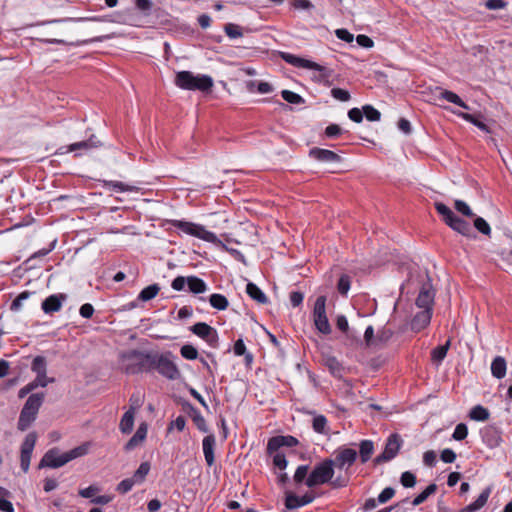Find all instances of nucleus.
Returning <instances> with one entry per match:
<instances>
[{"label":"nucleus","mask_w":512,"mask_h":512,"mask_svg":"<svg viewBox=\"0 0 512 512\" xmlns=\"http://www.w3.org/2000/svg\"><path fill=\"white\" fill-rule=\"evenodd\" d=\"M136 407L131 405L121 418L119 429L123 434H129L134 426V416Z\"/></svg>","instance_id":"23"},{"label":"nucleus","mask_w":512,"mask_h":512,"mask_svg":"<svg viewBox=\"0 0 512 512\" xmlns=\"http://www.w3.org/2000/svg\"><path fill=\"white\" fill-rule=\"evenodd\" d=\"M39 384H41L39 382V380H33L32 382L28 383L27 385H25L24 387H22L19 391H18V397L19 398H24L26 395H28L30 392H32L34 389L38 388V387H41Z\"/></svg>","instance_id":"60"},{"label":"nucleus","mask_w":512,"mask_h":512,"mask_svg":"<svg viewBox=\"0 0 512 512\" xmlns=\"http://www.w3.org/2000/svg\"><path fill=\"white\" fill-rule=\"evenodd\" d=\"M489 416V410L480 404L474 406L469 412L470 419L474 421H486L489 419Z\"/></svg>","instance_id":"36"},{"label":"nucleus","mask_w":512,"mask_h":512,"mask_svg":"<svg viewBox=\"0 0 512 512\" xmlns=\"http://www.w3.org/2000/svg\"><path fill=\"white\" fill-rule=\"evenodd\" d=\"M209 303L213 308L220 311L227 309L229 305L228 299L219 293L211 294L209 297Z\"/></svg>","instance_id":"37"},{"label":"nucleus","mask_w":512,"mask_h":512,"mask_svg":"<svg viewBox=\"0 0 512 512\" xmlns=\"http://www.w3.org/2000/svg\"><path fill=\"white\" fill-rule=\"evenodd\" d=\"M175 84L184 90L207 92L213 86V79L209 75H194L191 71H180L176 74Z\"/></svg>","instance_id":"1"},{"label":"nucleus","mask_w":512,"mask_h":512,"mask_svg":"<svg viewBox=\"0 0 512 512\" xmlns=\"http://www.w3.org/2000/svg\"><path fill=\"white\" fill-rule=\"evenodd\" d=\"M150 468L151 467L149 462H142L132 476L134 478V481H136L138 484L143 483L150 471Z\"/></svg>","instance_id":"43"},{"label":"nucleus","mask_w":512,"mask_h":512,"mask_svg":"<svg viewBox=\"0 0 512 512\" xmlns=\"http://www.w3.org/2000/svg\"><path fill=\"white\" fill-rule=\"evenodd\" d=\"M99 142L94 141V136L90 137L88 140L79 141L72 143L68 146L66 152H77L80 151L77 155H81L82 152H87L92 148H95L98 146Z\"/></svg>","instance_id":"24"},{"label":"nucleus","mask_w":512,"mask_h":512,"mask_svg":"<svg viewBox=\"0 0 512 512\" xmlns=\"http://www.w3.org/2000/svg\"><path fill=\"white\" fill-rule=\"evenodd\" d=\"M44 394H31L26 400L19 416L17 427L20 431L27 430L35 421L38 411L43 403Z\"/></svg>","instance_id":"2"},{"label":"nucleus","mask_w":512,"mask_h":512,"mask_svg":"<svg viewBox=\"0 0 512 512\" xmlns=\"http://www.w3.org/2000/svg\"><path fill=\"white\" fill-rule=\"evenodd\" d=\"M61 308V300L58 295H51L46 298L42 303V309L45 313H52L60 310Z\"/></svg>","instance_id":"34"},{"label":"nucleus","mask_w":512,"mask_h":512,"mask_svg":"<svg viewBox=\"0 0 512 512\" xmlns=\"http://www.w3.org/2000/svg\"><path fill=\"white\" fill-rule=\"evenodd\" d=\"M435 298V291L432 287L430 280L424 283L416 298V306L422 310L433 311V304Z\"/></svg>","instance_id":"11"},{"label":"nucleus","mask_w":512,"mask_h":512,"mask_svg":"<svg viewBox=\"0 0 512 512\" xmlns=\"http://www.w3.org/2000/svg\"><path fill=\"white\" fill-rule=\"evenodd\" d=\"M364 340L367 347L373 346L377 344L376 337H374V328L373 326H368L364 332Z\"/></svg>","instance_id":"62"},{"label":"nucleus","mask_w":512,"mask_h":512,"mask_svg":"<svg viewBox=\"0 0 512 512\" xmlns=\"http://www.w3.org/2000/svg\"><path fill=\"white\" fill-rule=\"evenodd\" d=\"M91 446H92L91 442H84L81 445H79L69 451H66V463H68L74 459H77V458L87 455L90 451Z\"/></svg>","instance_id":"27"},{"label":"nucleus","mask_w":512,"mask_h":512,"mask_svg":"<svg viewBox=\"0 0 512 512\" xmlns=\"http://www.w3.org/2000/svg\"><path fill=\"white\" fill-rule=\"evenodd\" d=\"M184 409L187 411V413L191 417L192 421L194 422V424L200 431H202V432L208 431L206 420L202 416L201 412L196 407H194L189 402H185Z\"/></svg>","instance_id":"20"},{"label":"nucleus","mask_w":512,"mask_h":512,"mask_svg":"<svg viewBox=\"0 0 512 512\" xmlns=\"http://www.w3.org/2000/svg\"><path fill=\"white\" fill-rule=\"evenodd\" d=\"M314 500V496L305 494L303 496H297L289 494L286 496L285 505L288 509H296L311 503Z\"/></svg>","instance_id":"21"},{"label":"nucleus","mask_w":512,"mask_h":512,"mask_svg":"<svg viewBox=\"0 0 512 512\" xmlns=\"http://www.w3.org/2000/svg\"><path fill=\"white\" fill-rule=\"evenodd\" d=\"M393 336V331L389 328H382L377 332L376 340L377 343H386Z\"/></svg>","instance_id":"61"},{"label":"nucleus","mask_w":512,"mask_h":512,"mask_svg":"<svg viewBox=\"0 0 512 512\" xmlns=\"http://www.w3.org/2000/svg\"><path fill=\"white\" fill-rule=\"evenodd\" d=\"M362 111L368 121L375 122L379 121L381 118V113L372 105H364Z\"/></svg>","instance_id":"47"},{"label":"nucleus","mask_w":512,"mask_h":512,"mask_svg":"<svg viewBox=\"0 0 512 512\" xmlns=\"http://www.w3.org/2000/svg\"><path fill=\"white\" fill-rule=\"evenodd\" d=\"M358 453L355 449L340 447L335 453L334 466L340 470L350 468L357 460Z\"/></svg>","instance_id":"10"},{"label":"nucleus","mask_w":512,"mask_h":512,"mask_svg":"<svg viewBox=\"0 0 512 512\" xmlns=\"http://www.w3.org/2000/svg\"><path fill=\"white\" fill-rule=\"evenodd\" d=\"M374 453V443L372 440H362L359 443V457L361 463H366L370 460L371 456Z\"/></svg>","instance_id":"30"},{"label":"nucleus","mask_w":512,"mask_h":512,"mask_svg":"<svg viewBox=\"0 0 512 512\" xmlns=\"http://www.w3.org/2000/svg\"><path fill=\"white\" fill-rule=\"evenodd\" d=\"M395 495V490L392 487L384 488L381 493L377 497V501L379 504H384L388 502Z\"/></svg>","instance_id":"57"},{"label":"nucleus","mask_w":512,"mask_h":512,"mask_svg":"<svg viewBox=\"0 0 512 512\" xmlns=\"http://www.w3.org/2000/svg\"><path fill=\"white\" fill-rule=\"evenodd\" d=\"M173 358L174 356L171 352L163 354L157 352L154 370L169 380L178 379L180 377V371L174 363Z\"/></svg>","instance_id":"6"},{"label":"nucleus","mask_w":512,"mask_h":512,"mask_svg":"<svg viewBox=\"0 0 512 512\" xmlns=\"http://www.w3.org/2000/svg\"><path fill=\"white\" fill-rule=\"evenodd\" d=\"M157 352L133 351L131 357L134 362L128 364L125 368L127 374H137L140 372H151L155 369Z\"/></svg>","instance_id":"4"},{"label":"nucleus","mask_w":512,"mask_h":512,"mask_svg":"<svg viewBox=\"0 0 512 512\" xmlns=\"http://www.w3.org/2000/svg\"><path fill=\"white\" fill-rule=\"evenodd\" d=\"M246 293L259 304L268 303L267 296L255 283L249 282L246 285Z\"/></svg>","instance_id":"28"},{"label":"nucleus","mask_w":512,"mask_h":512,"mask_svg":"<svg viewBox=\"0 0 512 512\" xmlns=\"http://www.w3.org/2000/svg\"><path fill=\"white\" fill-rule=\"evenodd\" d=\"M135 6L145 16H149L151 14L153 3L151 0H135Z\"/></svg>","instance_id":"56"},{"label":"nucleus","mask_w":512,"mask_h":512,"mask_svg":"<svg viewBox=\"0 0 512 512\" xmlns=\"http://www.w3.org/2000/svg\"><path fill=\"white\" fill-rule=\"evenodd\" d=\"M326 365L334 376H341L343 367L335 357L328 358L326 361Z\"/></svg>","instance_id":"51"},{"label":"nucleus","mask_w":512,"mask_h":512,"mask_svg":"<svg viewBox=\"0 0 512 512\" xmlns=\"http://www.w3.org/2000/svg\"><path fill=\"white\" fill-rule=\"evenodd\" d=\"M224 32L230 39H237L243 36L241 26L234 23L226 24L224 26Z\"/></svg>","instance_id":"46"},{"label":"nucleus","mask_w":512,"mask_h":512,"mask_svg":"<svg viewBox=\"0 0 512 512\" xmlns=\"http://www.w3.org/2000/svg\"><path fill=\"white\" fill-rule=\"evenodd\" d=\"M192 333L205 340L209 346L217 348L219 344V337L216 329L211 327L205 322H198L191 326Z\"/></svg>","instance_id":"9"},{"label":"nucleus","mask_w":512,"mask_h":512,"mask_svg":"<svg viewBox=\"0 0 512 512\" xmlns=\"http://www.w3.org/2000/svg\"><path fill=\"white\" fill-rule=\"evenodd\" d=\"M31 369L36 373V378L34 380H39V384L41 387L47 386L49 382H52V378H48L46 375V360L42 356H36L33 359Z\"/></svg>","instance_id":"17"},{"label":"nucleus","mask_w":512,"mask_h":512,"mask_svg":"<svg viewBox=\"0 0 512 512\" xmlns=\"http://www.w3.org/2000/svg\"><path fill=\"white\" fill-rule=\"evenodd\" d=\"M403 441L399 434L393 433L391 434L386 441L384 450L374 459V464L379 465L382 463H386L394 459L401 448Z\"/></svg>","instance_id":"8"},{"label":"nucleus","mask_w":512,"mask_h":512,"mask_svg":"<svg viewBox=\"0 0 512 512\" xmlns=\"http://www.w3.org/2000/svg\"><path fill=\"white\" fill-rule=\"evenodd\" d=\"M454 207L456 209V211L466 217H473L474 216V213L472 212L471 208L469 207V205L462 201V200H456L455 203H454Z\"/></svg>","instance_id":"54"},{"label":"nucleus","mask_w":512,"mask_h":512,"mask_svg":"<svg viewBox=\"0 0 512 512\" xmlns=\"http://www.w3.org/2000/svg\"><path fill=\"white\" fill-rule=\"evenodd\" d=\"M474 227L484 235H490L491 228L487 221L482 217H476L474 220Z\"/></svg>","instance_id":"52"},{"label":"nucleus","mask_w":512,"mask_h":512,"mask_svg":"<svg viewBox=\"0 0 512 512\" xmlns=\"http://www.w3.org/2000/svg\"><path fill=\"white\" fill-rule=\"evenodd\" d=\"M64 465V453L57 449L48 450L42 457L39 468H59Z\"/></svg>","instance_id":"16"},{"label":"nucleus","mask_w":512,"mask_h":512,"mask_svg":"<svg viewBox=\"0 0 512 512\" xmlns=\"http://www.w3.org/2000/svg\"><path fill=\"white\" fill-rule=\"evenodd\" d=\"M160 287L158 284H152L145 287L138 295V300L143 302L152 300L159 293Z\"/></svg>","instance_id":"40"},{"label":"nucleus","mask_w":512,"mask_h":512,"mask_svg":"<svg viewBox=\"0 0 512 512\" xmlns=\"http://www.w3.org/2000/svg\"><path fill=\"white\" fill-rule=\"evenodd\" d=\"M468 435L467 425L464 423H459L452 434L453 439L457 441L464 440Z\"/></svg>","instance_id":"55"},{"label":"nucleus","mask_w":512,"mask_h":512,"mask_svg":"<svg viewBox=\"0 0 512 512\" xmlns=\"http://www.w3.org/2000/svg\"><path fill=\"white\" fill-rule=\"evenodd\" d=\"M325 136L328 138H336L342 134V129L337 124H330L325 128Z\"/></svg>","instance_id":"63"},{"label":"nucleus","mask_w":512,"mask_h":512,"mask_svg":"<svg viewBox=\"0 0 512 512\" xmlns=\"http://www.w3.org/2000/svg\"><path fill=\"white\" fill-rule=\"evenodd\" d=\"M281 58L288 64L295 66L297 68H305L309 70H315L319 72H325L326 68L316 62H313L311 60L298 57L294 54L282 52Z\"/></svg>","instance_id":"12"},{"label":"nucleus","mask_w":512,"mask_h":512,"mask_svg":"<svg viewBox=\"0 0 512 512\" xmlns=\"http://www.w3.org/2000/svg\"><path fill=\"white\" fill-rule=\"evenodd\" d=\"M216 444L215 435L210 434L204 437L202 441V448L205 461L209 467L215 463L214 449Z\"/></svg>","instance_id":"18"},{"label":"nucleus","mask_w":512,"mask_h":512,"mask_svg":"<svg viewBox=\"0 0 512 512\" xmlns=\"http://www.w3.org/2000/svg\"><path fill=\"white\" fill-rule=\"evenodd\" d=\"M439 99H444L450 103H453L463 109L468 110L469 106L454 92L440 89L439 91Z\"/></svg>","instance_id":"31"},{"label":"nucleus","mask_w":512,"mask_h":512,"mask_svg":"<svg viewBox=\"0 0 512 512\" xmlns=\"http://www.w3.org/2000/svg\"><path fill=\"white\" fill-rule=\"evenodd\" d=\"M187 285L189 291L194 294H201L207 290V285L204 280L197 276H188Z\"/></svg>","instance_id":"32"},{"label":"nucleus","mask_w":512,"mask_h":512,"mask_svg":"<svg viewBox=\"0 0 512 512\" xmlns=\"http://www.w3.org/2000/svg\"><path fill=\"white\" fill-rule=\"evenodd\" d=\"M433 311L421 310L418 312L411 321V329L415 332H419L425 329L431 321Z\"/></svg>","instance_id":"19"},{"label":"nucleus","mask_w":512,"mask_h":512,"mask_svg":"<svg viewBox=\"0 0 512 512\" xmlns=\"http://www.w3.org/2000/svg\"><path fill=\"white\" fill-rule=\"evenodd\" d=\"M447 225L463 236L470 237L473 234L470 224L456 215Z\"/></svg>","instance_id":"22"},{"label":"nucleus","mask_w":512,"mask_h":512,"mask_svg":"<svg viewBox=\"0 0 512 512\" xmlns=\"http://www.w3.org/2000/svg\"><path fill=\"white\" fill-rule=\"evenodd\" d=\"M451 341L447 340L445 344L435 347L431 351V359L433 362L440 364L447 355Z\"/></svg>","instance_id":"33"},{"label":"nucleus","mask_w":512,"mask_h":512,"mask_svg":"<svg viewBox=\"0 0 512 512\" xmlns=\"http://www.w3.org/2000/svg\"><path fill=\"white\" fill-rule=\"evenodd\" d=\"M416 476L410 471H405L401 474L400 483L405 488H412L416 485Z\"/></svg>","instance_id":"49"},{"label":"nucleus","mask_w":512,"mask_h":512,"mask_svg":"<svg viewBox=\"0 0 512 512\" xmlns=\"http://www.w3.org/2000/svg\"><path fill=\"white\" fill-rule=\"evenodd\" d=\"M313 321L316 329L322 334H330L331 326L326 315V296H319L314 304Z\"/></svg>","instance_id":"7"},{"label":"nucleus","mask_w":512,"mask_h":512,"mask_svg":"<svg viewBox=\"0 0 512 512\" xmlns=\"http://www.w3.org/2000/svg\"><path fill=\"white\" fill-rule=\"evenodd\" d=\"M299 444L296 437L292 435H278L271 437L267 443V453L273 454L278 451L281 447H294Z\"/></svg>","instance_id":"14"},{"label":"nucleus","mask_w":512,"mask_h":512,"mask_svg":"<svg viewBox=\"0 0 512 512\" xmlns=\"http://www.w3.org/2000/svg\"><path fill=\"white\" fill-rule=\"evenodd\" d=\"M281 96L286 102L290 104L299 105L304 103V99L301 95L290 90H282Z\"/></svg>","instance_id":"45"},{"label":"nucleus","mask_w":512,"mask_h":512,"mask_svg":"<svg viewBox=\"0 0 512 512\" xmlns=\"http://www.w3.org/2000/svg\"><path fill=\"white\" fill-rule=\"evenodd\" d=\"M101 182L105 188L116 191V192H131V191L135 190L134 186L125 184L120 181L102 180Z\"/></svg>","instance_id":"35"},{"label":"nucleus","mask_w":512,"mask_h":512,"mask_svg":"<svg viewBox=\"0 0 512 512\" xmlns=\"http://www.w3.org/2000/svg\"><path fill=\"white\" fill-rule=\"evenodd\" d=\"M351 280L350 277L346 274L342 275L337 283L338 292L341 295H346L350 289Z\"/></svg>","instance_id":"53"},{"label":"nucleus","mask_w":512,"mask_h":512,"mask_svg":"<svg viewBox=\"0 0 512 512\" xmlns=\"http://www.w3.org/2000/svg\"><path fill=\"white\" fill-rule=\"evenodd\" d=\"M335 35L338 39L347 43H351L354 40V35L344 28L336 29Z\"/></svg>","instance_id":"64"},{"label":"nucleus","mask_w":512,"mask_h":512,"mask_svg":"<svg viewBox=\"0 0 512 512\" xmlns=\"http://www.w3.org/2000/svg\"><path fill=\"white\" fill-rule=\"evenodd\" d=\"M170 223L174 228H176L177 230L184 234L194 236L203 241L213 244L221 243V241L217 238L216 234L211 231H208L203 225L185 220H171Z\"/></svg>","instance_id":"3"},{"label":"nucleus","mask_w":512,"mask_h":512,"mask_svg":"<svg viewBox=\"0 0 512 512\" xmlns=\"http://www.w3.org/2000/svg\"><path fill=\"white\" fill-rule=\"evenodd\" d=\"M437 485L432 483L428 485L420 494H418L412 501L413 506H418L425 502L429 496L437 491Z\"/></svg>","instance_id":"39"},{"label":"nucleus","mask_w":512,"mask_h":512,"mask_svg":"<svg viewBox=\"0 0 512 512\" xmlns=\"http://www.w3.org/2000/svg\"><path fill=\"white\" fill-rule=\"evenodd\" d=\"M434 207L439 215H441L445 224H448L455 216L454 212L442 202H435Z\"/></svg>","instance_id":"41"},{"label":"nucleus","mask_w":512,"mask_h":512,"mask_svg":"<svg viewBox=\"0 0 512 512\" xmlns=\"http://www.w3.org/2000/svg\"><path fill=\"white\" fill-rule=\"evenodd\" d=\"M36 439L37 436L34 432L27 434L21 445V452L32 454Z\"/></svg>","instance_id":"44"},{"label":"nucleus","mask_w":512,"mask_h":512,"mask_svg":"<svg viewBox=\"0 0 512 512\" xmlns=\"http://www.w3.org/2000/svg\"><path fill=\"white\" fill-rule=\"evenodd\" d=\"M483 443L490 449L497 448L501 445L502 431L495 425H487L480 430Z\"/></svg>","instance_id":"13"},{"label":"nucleus","mask_w":512,"mask_h":512,"mask_svg":"<svg viewBox=\"0 0 512 512\" xmlns=\"http://www.w3.org/2000/svg\"><path fill=\"white\" fill-rule=\"evenodd\" d=\"M506 360L501 356H496L491 363V373L497 379H502L506 375Z\"/></svg>","instance_id":"29"},{"label":"nucleus","mask_w":512,"mask_h":512,"mask_svg":"<svg viewBox=\"0 0 512 512\" xmlns=\"http://www.w3.org/2000/svg\"><path fill=\"white\" fill-rule=\"evenodd\" d=\"M333 466L334 462L330 458L317 464L306 478L305 484L307 487L312 488L331 481L334 475Z\"/></svg>","instance_id":"5"},{"label":"nucleus","mask_w":512,"mask_h":512,"mask_svg":"<svg viewBox=\"0 0 512 512\" xmlns=\"http://www.w3.org/2000/svg\"><path fill=\"white\" fill-rule=\"evenodd\" d=\"M456 114H457V116L461 117L465 121L472 123L473 125L478 127L480 130L489 132L488 126L484 122L477 119V117L475 115L465 113V112H458Z\"/></svg>","instance_id":"42"},{"label":"nucleus","mask_w":512,"mask_h":512,"mask_svg":"<svg viewBox=\"0 0 512 512\" xmlns=\"http://www.w3.org/2000/svg\"><path fill=\"white\" fill-rule=\"evenodd\" d=\"M309 156L322 163H340L342 157L337 153L323 148L314 147L310 149Z\"/></svg>","instance_id":"15"},{"label":"nucleus","mask_w":512,"mask_h":512,"mask_svg":"<svg viewBox=\"0 0 512 512\" xmlns=\"http://www.w3.org/2000/svg\"><path fill=\"white\" fill-rule=\"evenodd\" d=\"M181 356L187 360H195L198 357L197 349L190 344L183 345L180 349Z\"/></svg>","instance_id":"48"},{"label":"nucleus","mask_w":512,"mask_h":512,"mask_svg":"<svg viewBox=\"0 0 512 512\" xmlns=\"http://www.w3.org/2000/svg\"><path fill=\"white\" fill-rule=\"evenodd\" d=\"M331 95L336 100H339V101H342V102L349 101L350 98H351L350 93L347 90H344L342 88H333L331 90Z\"/></svg>","instance_id":"59"},{"label":"nucleus","mask_w":512,"mask_h":512,"mask_svg":"<svg viewBox=\"0 0 512 512\" xmlns=\"http://www.w3.org/2000/svg\"><path fill=\"white\" fill-rule=\"evenodd\" d=\"M490 494H491V488L486 487L480 493V495L477 497V499L475 501H473L472 503H470L468 506H466L463 511L476 512V511L480 510L487 503V500H488Z\"/></svg>","instance_id":"25"},{"label":"nucleus","mask_w":512,"mask_h":512,"mask_svg":"<svg viewBox=\"0 0 512 512\" xmlns=\"http://www.w3.org/2000/svg\"><path fill=\"white\" fill-rule=\"evenodd\" d=\"M147 435V427L145 424H141L135 434L130 438V440L125 445V450L130 451L137 447Z\"/></svg>","instance_id":"26"},{"label":"nucleus","mask_w":512,"mask_h":512,"mask_svg":"<svg viewBox=\"0 0 512 512\" xmlns=\"http://www.w3.org/2000/svg\"><path fill=\"white\" fill-rule=\"evenodd\" d=\"M274 453L275 454L273 456V464L280 470H284L288 464L285 454L282 452H279V450Z\"/></svg>","instance_id":"58"},{"label":"nucleus","mask_w":512,"mask_h":512,"mask_svg":"<svg viewBox=\"0 0 512 512\" xmlns=\"http://www.w3.org/2000/svg\"><path fill=\"white\" fill-rule=\"evenodd\" d=\"M135 484H138V483L136 481H134L133 477L126 478V479H123L121 482L118 483V485L116 487V490L120 494H126V493H128L129 491L132 490V488H133V486Z\"/></svg>","instance_id":"50"},{"label":"nucleus","mask_w":512,"mask_h":512,"mask_svg":"<svg viewBox=\"0 0 512 512\" xmlns=\"http://www.w3.org/2000/svg\"><path fill=\"white\" fill-rule=\"evenodd\" d=\"M327 418L324 415H316L312 421L313 430L319 434H328Z\"/></svg>","instance_id":"38"}]
</instances>
